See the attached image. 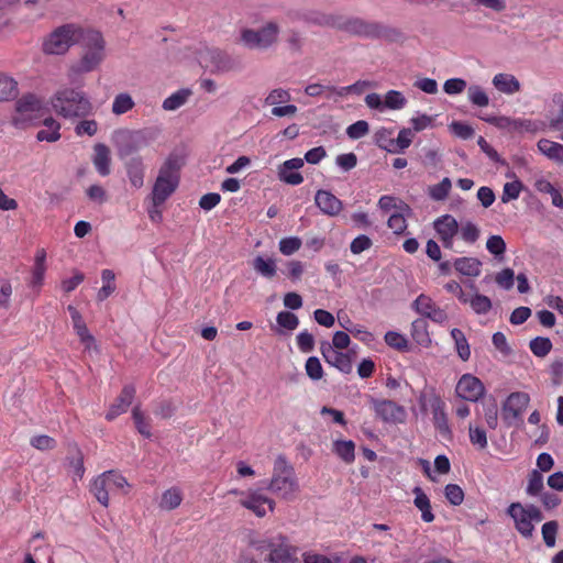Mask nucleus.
<instances>
[{
	"instance_id": "680f3d73",
	"label": "nucleus",
	"mask_w": 563,
	"mask_h": 563,
	"mask_svg": "<svg viewBox=\"0 0 563 563\" xmlns=\"http://www.w3.org/2000/svg\"><path fill=\"white\" fill-rule=\"evenodd\" d=\"M444 495L453 506H460L464 500V492L457 484H448L444 487Z\"/></svg>"
},
{
	"instance_id": "ddd939ff",
	"label": "nucleus",
	"mask_w": 563,
	"mask_h": 563,
	"mask_svg": "<svg viewBox=\"0 0 563 563\" xmlns=\"http://www.w3.org/2000/svg\"><path fill=\"white\" fill-rule=\"evenodd\" d=\"M433 228L439 235L444 249L452 250L454 236L459 233V223L451 214H443L433 222Z\"/></svg>"
},
{
	"instance_id": "a878e982",
	"label": "nucleus",
	"mask_w": 563,
	"mask_h": 563,
	"mask_svg": "<svg viewBox=\"0 0 563 563\" xmlns=\"http://www.w3.org/2000/svg\"><path fill=\"white\" fill-rule=\"evenodd\" d=\"M453 266L464 276L477 277L481 274L482 262L475 257H459L453 262Z\"/></svg>"
},
{
	"instance_id": "c03bdc74",
	"label": "nucleus",
	"mask_w": 563,
	"mask_h": 563,
	"mask_svg": "<svg viewBox=\"0 0 563 563\" xmlns=\"http://www.w3.org/2000/svg\"><path fill=\"white\" fill-rule=\"evenodd\" d=\"M484 418L489 429L495 430L498 426V406L495 398L483 402Z\"/></svg>"
},
{
	"instance_id": "f704fd0d",
	"label": "nucleus",
	"mask_w": 563,
	"mask_h": 563,
	"mask_svg": "<svg viewBox=\"0 0 563 563\" xmlns=\"http://www.w3.org/2000/svg\"><path fill=\"white\" fill-rule=\"evenodd\" d=\"M253 268L254 271L265 278H273L276 275L277 266L276 262L273 258H264L261 255H257L253 260Z\"/></svg>"
},
{
	"instance_id": "e433bc0d",
	"label": "nucleus",
	"mask_w": 563,
	"mask_h": 563,
	"mask_svg": "<svg viewBox=\"0 0 563 563\" xmlns=\"http://www.w3.org/2000/svg\"><path fill=\"white\" fill-rule=\"evenodd\" d=\"M451 338L454 341L455 350L460 358L462 361H468L471 357V349L463 331L457 328L452 329Z\"/></svg>"
},
{
	"instance_id": "cd10ccee",
	"label": "nucleus",
	"mask_w": 563,
	"mask_h": 563,
	"mask_svg": "<svg viewBox=\"0 0 563 563\" xmlns=\"http://www.w3.org/2000/svg\"><path fill=\"white\" fill-rule=\"evenodd\" d=\"M66 460L73 471L74 477L81 479L85 474L84 454L77 444H69Z\"/></svg>"
},
{
	"instance_id": "603ef678",
	"label": "nucleus",
	"mask_w": 563,
	"mask_h": 563,
	"mask_svg": "<svg viewBox=\"0 0 563 563\" xmlns=\"http://www.w3.org/2000/svg\"><path fill=\"white\" fill-rule=\"evenodd\" d=\"M559 522L556 520L547 521L541 528L543 541L548 548L555 547Z\"/></svg>"
},
{
	"instance_id": "a19ab883",
	"label": "nucleus",
	"mask_w": 563,
	"mask_h": 563,
	"mask_svg": "<svg viewBox=\"0 0 563 563\" xmlns=\"http://www.w3.org/2000/svg\"><path fill=\"white\" fill-rule=\"evenodd\" d=\"M391 135V130L380 129L375 134L376 144L379 148L389 153H399V148L396 147L395 139H393Z\"/></svg>"
},
{
	"instance_id": "de8ad7c7",
	"label": "nucleus",
	"mask_w": 563,
	"mask_h": 563,
	"mask_svg": "<svg viewBox=\"0 0 563 563\" xmlns=\"http://www.w3.org/2000/svg\"><path fill=\"white\" fill-rule=\"evenodd\" d=\"M468 100L477 107H487L489 104V98L481 86L472 85L467 88Z\"/></svg>"
},
{
	"instance_id": "4c0bfd02",
	"label": "nucleus",
	"mask_w": 563,
	"mask_h": 563,
	"mask_svg": "<svg viewBox=\"0 0 563 563\" xmlns=\"http://www.w3.org/2000/svg\"><path fill=\"white\" fill-rule=\"evenodd\" d=\"M191 95L190 89H179L163 101V109L166 111H174L183 107L189 96Z\"/></svg>"
},
{
	"instance_id": "f257e3e1",
	"label": "nucleus",
	"mask_w": 563,
	"mask_h": 563,
	"mask_svg": "<svg viewBox=\"0 0 563 563\" xmlns=\"http://www.w3.org/2000/svg\"><path fill=\"white\" fill-rule=\"evenodd\" d=\"M319 23L363 38L379 40L387 43H404L406 40V35L400 29L360 16L328 14L323 15Z\"/></svg>"
},
{
	"instance_id": "6e6552de",
	"label": "nucleus",
	"mask_w": 563,
	"mask_h": 563,
	"mask_svg": "<svg viewBox=\"0 0 563 563\" xmlns=\"http://www.w3.org/2000/svg\"><path fill=\"white\" fill-rule=\"evenodd\" d=\"M44 110L43 102L36 95L25 93L15 101L16 114L12 118V124L18 129L35 125L36 120L43 117Z\"/></svg>"
},
{
	"instance_id": "393cba45",
	"label": "nucleus",
	"mask_w": 563,
	"mask_h": 563,
	"mask_svg": "<svg viewBox=\"0 0 563 563\" xmlns=\"http://www.w3.org/2000/svg\"><path fill=\"white\" fill-rule=\"evenodd\" d=\"M412 493L415 495L413 505L421 511V519L428 523L432 522L434 520V514L432 512L429 497L419 486H416Z\"/></svg>"
},
{
	"instance_id": "2eb2a0df",
	"label": "nucleus",
	"mask_w": 563,
	"mask_h": 563,
	"mask_svg": "<svg viewBox=\"0 0 563 563\" xmlns=\"http://www.w3.org/2000/svg\"><path fill=\"white\" fill-rule=\"evenodd\" d=\"M178 186L179 177L169 178L158 174L151 194L153 205L161 207L176 191Z\"/></svg>"
},
{
	"instance_id": "58836bf2",
	"label": "nucleus",
	"mask_w": 563,
	"mask_h": 563,
	"mask_svg": "<svg viewBox=\"0 0 563 563\" xmlns=\"http://www.w3.org/2000/svg\"><path fill=\"white\" fill-rule=\"evenodd\" d=\"M276 322H277V327L273 328V330L276 333L282 334L283 333L282 329H285L288 331L295 330L299 324V319L295 313H292L290 311H280L276 316Z\"/></svg>"
},
{
	"instance_id": "0eeeda50",
	"label": "nucleus",
	"mask_w": 563,
	"mask_h": 563,
	"mask_svg": "<svg viewBox=\"0 0 563 563\" xmlns=\"http://www.w3.org/2000/svg\"><path fill=\"white\" fill-rule=\"evenodd\" d=\"M84 30L74 24L55 29L43 43V52L49 55L65 54L70 46L78 44Z\"/></svg>"
},
{
	"instance_id": "4d7b16f0",
	"label": "nucleus",
	"mask_w": 563,
	"mask_h": 563,
	"mask_svg": "<svg viewBox=\"0 0 563 563\" xmlns=\"http://www.w3.org/2000/svg\"><path fill=\"white\" fill-rule=\"evenodd\" d=\"M110 490L122 489L129 486L126 478L117 471L110 470L102 473Z\"/></svg>"
},
{
	"instance_id": "ea45409f",
	"label": "nucleus",
	"mask_w": 563,
	"mask_h": 563,
	"mask_svg": "<svg viewBox=\"0 0 563 563\" xmlns=\"http://www.w3.org/2000/svg\"><path fill=\"white\" fill-rule=\"evenodd\" d=\"M183 500V495L180 490L176 487H172L164 492L159 507L165 510H173L177 508Z\"/></svg>"
},
{
	"instance_id": "dca6fc26",
	"label": "nucleus",
	"mask_w": 563,
	"mask_h": 563,
	"mask_svg": "<svg viewBox=\"0 0 563 563\" xmlns=\"http://www.w3.org/2000/svg\"><path fill=\"white\" fill-rule=\"evenodd\" d=\"M507 515L514 520L516 530L526 539L533 536L534 526L529 519L527 508L520 503H512L507 508Z\"/></svg>"
},
{
	"instance_id": "c85d7f7f",
	"label": "nucleus",
	"mask_w": 563,
	"mask_h": 563,
	"mask_svg": "<svg viewBox=\"0 0 563 563\" xmlns=\"http://www.w3.org/2000/svg\"><path fill=\"white\" fill-rule=\"evenodd\" d=\"M332 452L344 463L351 464L355 460V443L352 440H335Z\"/></svg>"
},
{
	"instance_id": "f3484780",
	"label": "nucleus",
	"mask_w": 563,
	"mask_h": 563,
	"mask_svg": "<svg viewBox=\"0 0 563 563\" xmlns=\"http://www.w3.org/2000/svg\"><path fill=\"white\" fill-rule=\"evenodd\" d=\"M267 561L269 563H295L297 561V548L289 544L287 537L278 534Z\"/></svg>"
},
{
	"instance_id": "5701e85b",
	"label": "nucleus",
	"mask_w": 563,
	"mask_h": 563,
	"mask_svg": "<svg viewBox=\"0 0 563 563\" xmlns=\"http://www.w3.org/2000/svg\"><path fill=\"white\" fill-rule=\"evenodd\" d=\"M241 505L252 510L257 517H264L266 515L265 505L268 506L271 511L275 508V501L273 499L257 493H253L247 498L242 499Z\"/></svg>"
},
{
	"instance_id": "69168bd1",
	"label": "nucleus",
	"mask_w": 563,
	"mask_h": 563,
	"mask_svg": "<svg viewBox=\"0 0 563 563\" xmlns=\"http://www.w3.org/2000/svg\"><path fill=\"white\" fill-rule=\"evenodd\" d=\"M301 239L298 236L284 238L279 241V251L284 255H291L301 247Z\"/></svg>"
},
{
	"instance_id": "4be33fe9",
	"label": "nucleus",
	"mask_w": 563,
	"mask_h": 563,
	"mask_svg": "<svg viewBox=\"0 0 563 563\" xmlns=\"http://www.w3.org/2000/svg\"><path fill=\"white\" fill-rule=\"evenodd\" d=\"M124 162L125 172L130 184L135 189H140L144 185L145 165L143 158L140 155L132 156Z\"/></svg>"
},
{
	"instance_id": "2f4dec72",
	"label": "nucleus",
	"mask_w": 563,
	"mask_h": 563,
	"mask_svg": "<svg viewBox=\"0 0 563 563\" xmlns=\"http://www.w3.org/2000/svg\"><path fill=\"white\" fill-rule=\"evenodd\" d=\"M539 151L548 158L563 164V145L548 139H541L538 142Z\"/></svg>"
},
{
	"instance_id": "473e14b6",
	"label": "nucleus",
	"mask_w": 563,
	"mask_h": 563,
	"mask_svg": "<svg viewBox=\"0 0 563 563\" xmlns=\"http://www.w3.org/2000/svg\"><path fill=\"white\" fill-rule=\"evenodd\" d=\"M183 164H184L183 158L179 155H177L175 153H170L168 155V157L165 159V162L163 163V165L161 166L158 174L169 177V178H173V177L180 178L179 172L183 167Z\"/></svg>"
},
{
	"instance_id": "b1692460",
	"label": "nucleus",
	"mask_w": 563,
	"mask_h": 563,
	"mask_svg": "<svg viewBox=\"0 0 563 563\" xmlns=\"http://www.w3.org/2000/svg\"><path fill=\"white\" fill-rule=\"evenodd\" d=\"M93 151L95 155L92 158V163L95 165V168L101 176H108L111 173V156L109 147L103 143H97L93 146Z\"/></svg>"
},
{
	"instance_id": "79ce46f5",
	"label": "nucleus",
	"mask_w": 563,
	"mask_h": 563,
	"mask_svg": "<svg viewBox=\"0 0 563 563\" xmlns=\"http://www.w3.org/2000/svg\"><path fill=\"white\" fill-rule=\"evenodd\" d=\"M101 278L104 285L99 289L97 294V299L99 301L106 300L112 292L115 290V285L113 284L115 275L111 269H103L101 272Z\"/></svg>"
},
{
	"instance_id": "7c9ffc66",
	"label": "nucleus",
	"mask_w": 563,
	"mask_h": 563,
	"mask_svg": "<svg viewBox=\"0 0 563 563\" xmlns=\"http://www.w3.org/2000/svg\"><path fill=\"white\" fill-rule=\"evenodd\" d=\"M18 95V81L8 74L0 73V101L13 100Z\"/></svg>"
},
{
	"instance_id": "774afa93",
	"label": "nucleus",
	"mask_w": 563,
	"mask_h": 563,
	"mask_svg": "<svg viewBox=\"0 0 563 563\" xmlns=\"http://www.w3.org/2000/svg\"><path fill=\"white\" fill-rule=\"evenodd\" d=\"M369 131V125L364 120H358L355 123L351 124L346 129V134L352 140H358L365 136Z\"/></svg>"
},
{
	"instance_id": "a18cd8bd",
	"label": "nucleus",
	"mask_w": 563,
	"mask_h": 563,
	"mask_svg": "<svg viewBox=\"0 0 563 563\" xmlns=\"http://www.w3.org/2000/svg\"><path fill=\"white\" fill-rule=\"evenodd\" d=\"M552 342L549 338L536 336L529 343L531 352L538 357L547 356L552 350Z\"/></svg>"
},
{
	"instance_id": "f03ea898",
	"label": "nucleus",
	"mask_w": 563,
	"mask_h": 563,
	"mask_svg": "<svg viewBox=\"0 0 563 563\" xmlns=\"http://www.w3.org/2000/svg\"><path fill=\"white\" fill-rule=\"evenodd\" d=\"M85 53L70 66V76L90 73L99 67L106 57V41L96 30H84L79 43Z\"/></svg>"
},
{
	"instance_id": "09e8293b",
	"label": "nucleus",
	"mask_w": 563,
	"mask_h": 563,
	"mask_svg": "<svg viewBox=\"0 0 563 563\" xmlns=\"http://www.w3.org/2000/svg\"><path fill=\"white\" fill-rule=\"evenodd\" d=\"M483 121L493 124L494 126L500 130H507L509 132L516 131V119L500 115H490V117H479Z\"/></svg>"
},
{
	"instance_id": "c756f323",
	"label": "nucleus",
	"mask_w": 563,
	"mask_h": 563,
	"mask_svg": "<svg viewBox=\"0 0 563 563\" xmlns=\"http://www.w3.org/2000/svg\"><path fill=\"white\" fill-rule=\"evenodd\" d=\"M43 124L46 126V129L40 130L37 132V141L56 142L60 139V124L53 117L45 118Z\"/></svg>"
},
{
	"instance_id": "423d86ee",
	"label": "nucleus",
	"mask_w": 563,
	"mask_h": 563,
	"mask_svg": "<svg viewBox=\"0 0 563 563\" xmlns=\"http://www.w3.org/2000/svg\"><path fill=\"white\" fill-rule=\"evenodd\" d=\"M279 32V25L274 21H268L257 30L249 27L242 29L240 43L247 49L266 51L277 43Z\"/></svg>"
},
{
	"instance_id": "aec40b11",
	"label": "nucleus",
	"mask_w": 563,
	"mask_h": 563,
	"mask_svg": "<svg viewBox=\"0 0 563 563\" xmlns=\"http://www.w3.org/2000/svg\"><path fill=\"white\" fill-rule=\"evenodd\" d=\"M314 203L323 214L338 216L343 209V202L331 191L319 189L314 196Z\"/></svg>"
},
{
	"instance_id": "13d9d810",
	"label": "nucleus",
	"mask_w": 563,
	"mask_h": 563,
	"mask_svg": "<svg viewBox=\"0 0 563 563\" xmlns=\"http://www.w3.org/2000/svg\"><path fill=\"white\" fill-rule=\"evenodd\" d=\"M468 435L471 443L474 446H477V449L484 450L487 448V435L486 431L483 428L473 427L472 424H470Z\"/></svg>"
},
{
	"instance_id": "052dcab7",
	"label": "nucleus",
	"mask_w": 563,
	"mask_h": 563,
	"mask_svg": "<svg viewBox=\"0 0 563 563\" xmlns=\"http://www.w3.org/2000/svg\"><path fill=\"white\" fill-rule=\"evenodd\" d=\"M543 476L542 474L537 471V470H533L530 474H529V479H528V486H527V494L530 495V496H537L541 493V490L543 489Z\"/></svg>"
},
{
	"instance_id": "a211bd4d",
	"label": "nucleus",
	"mask_w": 563,
	"mask_h": 563,
	"mask_svg": "<svg viewBox=\"0 0 563 563\" xmlns=\"http://www.w3.org/2000/svg\"><path fill=\"white\" fill-rule=\"evenodd\" d=\"M430 406L432 410L434 428L440 432V434L444 439L452 440L453 434L449 426L448 417L444 410V401L439 396H433L430 399Z\"/></svg>"
},
{
	"instance_id": "864d4df0",
	"label": "nucleus",
	"mask_w": 563,
	"mask_h": 563,
	"mask_svg": "<svg viewBox=\"0 0 563 563\" xmlns=\"http://www.w3.org/2000/svg\"><path fill=\"white\" fill-rule=\"evenodd\" d=\"M384 339L388 346L399 352H405L408 350V340L396 331L386 332Z\"/></svg>"
},
{
	"instance_id": "0e129e2a",
	"label": "nucleus",
	"mask_w": 563,
	"mask_h": 563,
	"mask_svg": "<svg viewBox=\"0 0 563 563\" xmlns=\"http://www.w3.org/2000/svg\"><path fill=\"white\" fill-rule=\"evenodd\" d=\"M451 187L452 184L450 178L445 177L430 189V196L437 201L444 200L448 197Z\"/></svg>"
},
{
	"instance_id": "49530a36",
	"label": "nucleus",
	"mask_w": 563,
	"mask_h": 563,
	"mask_svg": "<svg viewBox=\"0 0 563 563\" xmlns=\"http://www.w3.org/2000/svg\"><path fill=\"white\" fill-rule=\"evenodd\" d=\"M435 307L434 301L424 294L419 295L411 303V308L424 319Z\"/></svg>"
},
{
	"instance_id": "bb28decb",
	"label": "nucleus",
	"mask_w": 563,
	"mask_h": 563,
	"mask_svg": "<svg viewBox=\"0 0 563 563\" xmlns=\"http://www.w3.org/2000/svg\"><path fill=\"white\" fill-rule=\"evenodd\" d=\"M493 85L500 92L512 95L520 90L519 80L510 74H497L493 78Z\"/></svg>"
},
{
	"instance_id": "bf43d9fd",
	"label": "nucleus",
	"mask_w": 563,
	"mask_h": 563,
	"mask_svg": "<svg viewBox=\"0 0 563 563\" xmlns=\"http://www.w3.org/2000/svg\"><path fill=\"white\" fill-rule=\"evenodd\" d=\"M522 189V183L520 180H514L504 185L501 202L507 203L510 200L518 199Z\"/></svg>"
},
{
	"instance_id": "72a5a7b5",
	"label": "nucleus",
	"mask_w": 563,
	"mask_h": 563,
	"mask_svg": "<svg viewBox=\"0 0 563 563\" xmlns=\"http://www.w3.org/2000/svg\"><path fill=\"white\" fill-rule=\"evenodd\" d=\"M411 336L420 345L427 346L431 343L428 332V322L424 318H418L412 321Z\"/></svg>"
},
{
	"instance_id": "20e7f679",
	"label": "nucleus",
	"mask_w": 563,
	"mask_h": 563,
	"mask_svg": "<svg viewBox=\"0 0 563 563\" xmlns=\"http://www.w3.org/2000/svg\"><path fill=\"white\" fill-rule=\"evenodd\" d=\"M154 139L150 130L121 129L113 133V144L120 159H128L142 148L150 145Z\"/></svg>"
},
{
	"instance_id": "338daca9",
	"label": "nucleus",
	"mask_w": 563,
	"mask_h": 563,
	"mask_svg": "<svg viewBox=\"0 0 563 563\" xmlns=\"http://www.w3.org/2000/svg\"><path fill=\"white\" fill-rule=\"evenodd\" d=\"M449 129L455 136H457L462 140H468V139L473 137V135L475 133L474 129L470 124L461 122V121H453L449 125Z\"/></svg>"
},
{
	"instance_id": "e2e57ef3",
	"label": "nucleus",
	"mask_w": 563,
	"mask_h": 563,
	"mask_svg": "<svg viewBox=\"0 0 563 563\" xmlns=\"http://www.w3.org/2000/svg\"><path fill=\"white\" fill-rule=\"evenodd\" d=\"M486 249L498 258L505 254L506 243L500 235H490L486 242Z\"/></svg>"
},
{
	"instance_id": "f8f14e48",
	"label": "nucleus",
	"mask_w": 563,
	"mask_h": 563,
	"mask_svg": "<svg viewBox=\"0 0 563 563\" xmlns=\"http://www.w3.org/2000/svg\"><path fill=\"white\" fill-rule=\"evenodd\" d=\"M457 397L476 402L485 394V387L481 379L471 375L464 374L457 382L455 387Z\"/></svg>"
},
{
	"instance_id": "7ed1b4c3",
	"label": "nucleus",
	"mask_w": 563,
	"mask_h": 563,
	"mask_svg": "<svg viewBox=\"0 0 563 563\" xmlns=\"http://www.w3.org/2000/svg\"><path fill=\"white\" fill-rule=\"evenodd\" d=\"M54 111L66 119L86 118L92 112V104L86 93L74 88L57 90L51 98Z\"/></svg>"
},
{
	"instance_id": "9d476101",
	"label": "nucleus",
	"mask_w": 563,
	"mask_h": 563,
	"mask_svg": "<svg viewBox=\"0 0 563 563\" xmlns=\"http://www.w3.org/2000/svg\"><path fill=\"white\" fill-rule=\"evenodd\" d=\"M369 404L376 418L385 423L399 424L405 423L407 419L405 407L396 404L394 400L369 397Z\"/></svg>"
},
{
	"instance_id": "37998d69",
	"label": "nucleus",
	"mask_w": 563,
	"mask_h": 563,
	"mask_svg": "<svg viewBox=\"0 0 563 563\" xmlns=\"http://www.w3.org/2000/svg\"><path fill=\"white\" fill-rule=\"evenodd\" d=\"M135 106L132 97L126 92H121L115 96L112 103V112L117 115L124 114L132 110Z\"/></svg>"
},
{
	"instance_id": "412c9836",
	"label": "nucleus",
	"mask_w": 563,
	"mask_h": 563,
	"mask_svg": "<svg viewBox=\"0 0 563 563\" xmlns=\"http://www.w3.org/2000/svg\"><path fill=\"white\" fill-rule=\"evenodd\" d=\"M303 166V159L295 157L284 162L278 167V178L292 186L300 185L303 181V177L297 170Z\"/></svg>"
},
{
	"instance_id": "3c124183",
	"label": "nucleus",
	"mask_w": 563,
	"mask_h": 563,
	"mask_svg": "<svg viewBox=\"0 0 563 563\" xmlns=\"http://www.w3.org/2000/svg\"><path fill=\"white\" fill-rule=\"evenodd\" d=\"M407 103L405 96L398 90H389L385 95L384 106L385 109L399 110L402 109Z\"/></svg>"
},
{
	"instance_id": "5fc2aeb1",
	"label": "nucleus",
	"mask_w": 563,
	"mask_h": 563,
	"mask_svg": "<svg viewBox=\"0 0 563 563\" xmlns=\"http://www.w3.org/2000/svg\"><path fill=\"white\" fill-rule=\"evenodd\" d=\"M132 418L135 423L136 430L144 437V438H151L152 432L150 424L146 422L145 417L143 412L141 411L140 406H135L132 410Z\"/></svg>"
},
{
	"instance_id": "6ab92c4d",
	"label": "nucleus",
	"mask_w": 563,
	"mask_h": 563,
	"mask_svg": "<svg viewBox=\"0 0 563 563\" xmlns=\"http://www.w3.org/2000/svg\"><path fill=\"white\" fill-rule=\"evenodd\" d=\"M136 389L134 385L128 384L125 385L120 395L115 398L114 402L110 406L108 412L106 413V419L111 421L119 417L120 415L126 412L128 408L132 404L135 397Z\"/></svg>"
},
{
	"instance_id": "8fccbe9b",
	"label": "nucleus",
	"mask_w": 563,
	"mask_h": 563,
	"mask_svg": "<svg viewBox=\"0 0 563 563\" xmlns=\"http://www.w3.org/2000/svg\"><path fill=\"white\" fill-rule=\"evenodd\" d=\"M472 310L477 314H486L493 307L492 300L482 294H475L470 299Z\"/></svg>"
},
{
	"instance_id": "39448f33",
	"label": "nucleus",
	"mask_w": 563,
	"mask_h": 563,
	"mask_svg": "<svg viewBox=\"0 0 563 563\" xmlns=\"http://www.w3.org/2000/svg\"><path fill=\"white\" fill-rule=\"evenodd\" d=\"M267 488L286 499L290 498L298 489L294 467L287 462L285 456L279 455L275 460L273 477Z\"/></svg>"
},
{
	"instance_id": "9b49d317",
	"label": "nucleus",
	"mask_w": 563,
	"mask_h": 563,
	"mask_svg": "<svg viewBox=\"0 0 563 563\" xmlns=\"http://www.w3.org/2000/svg\"><path fill=\"white\" fill-rule=\"evenodd\" d=\"M201 59L213 74H224L240 68L235 58L218 47L206 48L201 52Z\"/></svg>"
},
{
	"instance_id": "4468645a",
	"label": "nucleus",
	"mask_w": 563,
	"mask_h": 563,
	"mask_svg": "<svg viewBox=\"0 0 563 563\" xmlns=\"http://www.w3.org/2000/svg\"><path fill=\"white\" fill-rule=\"evenodd\" d=\"M320 352L324 361L331 366L338 368L340 372L344 374H350L352 372V358L349 352L344 353L334 350L328 341H321Z\"/></svg>"
},
{
	"instance_id": "1a4fd4ad",
	"label": "nucleus",
	"mask_w": 563,
	"mask_h": 563,
	"mask_svg": "<svg viewBox=\"0 0 563 563\" xmlns=\"http://www.w3.org/2000/svg\"><path fill=\"white\" fill-rule=\"evenodd\" d=\"M530 402L529 394L525 391L511 393L501 406V419L507 427L522 424V415Z\"/></svg>"
},
{
	"instance_id": "c9c22d12",
	"label": "nucleus",
	"mask_w": 563,
	"mask_h": 563,
	"mask_svg": "<svg viewBox=\"0 0 563 563\" xmlns=\"http://www.w3.org/2000/svg\"><path fill=\"white\" fill-rule=\"evenodd\" d=\"M90 492L93 494L96 499L104 507H108L109 505V493L111 492L109 489V486L107 485V481L103 476V474L99 475L95 481L92 482L90 486Z\"/></svg>"
},
{
	"instance_id": "6e6d98bb",
	"label": "nucleus",
	"mask_w": 563,
	"mask_h": 563,
	"mask_svg": "<svg viewBox=\"0 0 563 563\" xmlns=\"http://www.w3.org/2000/svg\"><path fill=\"white\" fill-rule=\"evenodd\" d=\"M307 376L312 380H319L323 377V368L317 356H310L305 364Z\"/></svg>"
}]
</instances>
